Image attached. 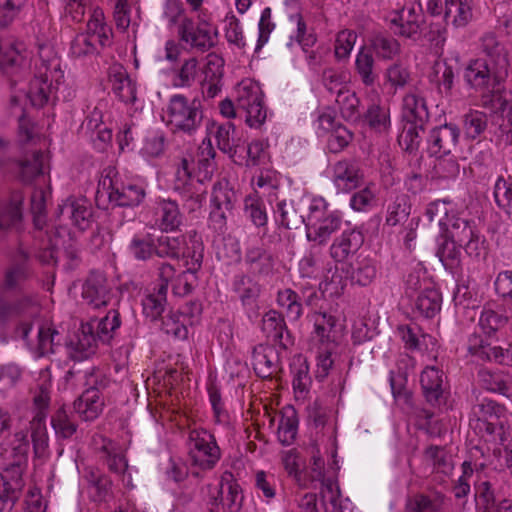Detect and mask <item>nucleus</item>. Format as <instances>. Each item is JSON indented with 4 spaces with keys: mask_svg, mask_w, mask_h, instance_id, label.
<instances>
[{
    "mask_svg": "<svg viewBox=\"0 0 512 512\" xmlns=\"http://www.w3.org/2000/svg\"><path fill=\"white\" fill-rule=\"evenodd\" d=\"M120 325L121 321L118 311L110 310L106 316L97 323L95 335L98 341L109 344Z\"/></svg>",
    "mask_w": 512,
    "mask_h": 512,
    "instance_id": "obj_51",
    "label": "nucleus"
},
{
    "mask_svg": "<svg viewBox=\"0 0 512 512\" xmlns=\"http://www.w3.org/2000/svg\"><path fill=\"white\" fill-rule=\"evenodd\" d=\"M480 385L494 393L509 397L512 395V377L502 371L480 370L478 372Z\"/></svg>",
    "mask_w": 512,
    "mask_h": 512,
    "instance_id": "obj_32",
    "label": "nucleus"
},
{
    "mask_svg": "<svg viewBox=\"0 0 512 512\" xmlns=\"http://www.w3.org/2000/svg\"><path fill=\"white\" fill-rule=\"evenodd\" d=\"M23 194L11 192L9 199L0 203V231H16L21 228Z\"/></svg>",
    "mask_w": 512,
    "mask_h": 512,
    "instance_id": "obj_24",
    "label": "nucleus"
},
{
    "mask_svg": "<svg viewBox=\"0 0 512 512\" xmlns=\"http://www.w3.org/2000/svg\"><path fill=\"white\" fill-rule=\"evenodd\" d=\"M168 282L162 280L152 293L147 294L142 300L143 313L152 321L157 320L164 312L167 302Z\"/></svg>",
    "mask_w": 512,
    "mask_h": 512,
    "instance_id": "obj_33",
    "label": "nucleus"
},
{
    "mask_svg": "<svg viewBox=\"0 0 512 512\" xmlns=\"http://www.w3.org/2000/svg\"><path fill=\"white\" fill-rule=\"evenodd\" d=\"M488 127V115L479 110H470L463 116V131L467 139H477Z\"/></svg>",
    "mask_w": 512,
    "mask_h": 512,
    "instance_id": "obj_43",
    "label": "nucleus"
},
{
    "mask_svg": "<svg viewBox=\"0 0 512 512\" xmlns=\"http://www.w3.org/2000/svg\"><path fill=\"white\" fill-rule=\"evenodd\" d=\"M450 204L449 200L432 201L426 206L424 216L429 222L437 221L443 231L445 225L448 226L447 222L453 213L448 207Z\"/></svg>",
    "mask_w": 512,
    "mask_h": 512,
    "instance_id": "obj_54",
    "label": "nucleus"
},
{
    "mask_svg": "<svg viewBox=\"0 0 512 512\" xmlns=\"http://www.w3.org/2000/svg\"><path fill=\"white\" fill-rule=\"evenodd\" d=\"M188 450L192 464L202 470L212 469L221 456L214 435L206 429H193L189 432Z\"/></svg>",
    "mask_w": 512,
    "mask_h": 512,
    "instance_id": "obj_12",
    "label": "nucleus"
},
{
    "mask_svg": "<svg viewBox=\"0 0 512 512\" xmlns=\"http://www.w3.org/2000/svg\"><path fill=\"white\" fill-rule=\"evenodd\" d=\"M424 126H420L417 123H407L404 125L402 132L398 136V143L408 152L418 150L422 137L420 131H423Z\"/></svg>",
    "mask_w": 512,
    "mask_h": 512,
    "instance_id": "obj_56",
    "label": "nucleus"
},
{
    "mask_svg": "<svg viewBox=\"0 0 512 512\" xmlns=\"http://www.w3.org/2000/svg\"><path fill=\"white\" fill-rule=\"evenodd\" d=\"M201 266L202 258H191V262L185 261L186 269L179 274L173 285L174 295L184 297L193 291L197 282L196 273Z\"/></svg>",
    "mask_w": 512,
    "mask_h": 512,
    "instance_id": "obj_35",
    "label": "nucleus"
},
{
    "mask_svg": "<svg viewBox=\"0 0 512 512\" xmlns=\"http://www.w3.org/2000/svg\"><path fill=\"white\" fill-rule=\"evenodd\" d=\"M219 503L226 512H239L243 504V494L240 485L233 479L231 473H225L219 486Z\"/></svg>",
    "mask_w": 512,
    "mask_h": 512,
    "instance_id": "obj_26",
    "label": "nucleus"
},
{
    "mask_svg": "<svg viewBox=\"0 0 512 512\" xmlns=\"http://www.w3.org/2000/svg\"><path fill=\"white\" fill-rule=\"evenodd\" d=\"M112 297V287L100 271H92L82 286V298L92 308L107 306Z\"/></svg>",
    "mask_w": 512,
    "mask_h": 512,
    "instance_id": "obj_19",
    "label": "nucleus"
},
{
    "mask_svg": "<svg viewBox=\"0 0 512 512\" xmlns=\"http://www.w3.org/2000/svg\"><path fill=\"white\" fill-rule=\"evenodd\" d=\"M97 337L92 322L82 323L80 329L68 344V355L75 361H82L96 352Z\"/></svg>",
    "mask_w": 512,
    "mask_h": 512,
    "instance_id": "obj_21",
    "label": "nucleus"
},
{
    "mask_svg": "<svg viewBox=\"0 0 512 512\" xmlns=\"http://www.w3.org/2000/svg\"><path fill=\"white\" fill-rule=\"evenodd\" d=\"M112 28L106 23L101 8L93 9L87 23L86 32L79 33L72 40L70 53L75 58L93 57L100 53V48L112 44Z\"/></svg>",
    "mask_w": 512,
    "mask_h": 512,
    "instance_id": "obj_3",
    "label": "nucleus"
},
{
    "mask_svg": "<svg viewBox=\"0 0 512 512\" xmlns=\"http://www.w3.org/2000/svg\"><path fill=\"white\" fill-rule=\"evenodd\" d=\"M128 249L133 256H156L155 238L149 233L136 234L132 238Z\"/></svg>",
    "mask_w": 512,
    "mask_h": 512,
    "instance_id": "obj_60",
    "label": "nucleus"
},
{
    "mask_svg": "<svg viewBox=\"0 0 512 512\" xmlns=\"http://www.w3.org/2000/svg\"><path fill=\"white\" fill-rule=\"evenodd\" d=\"M103 407L104 399L95 390H85L73 403L75 413L84 421L95 420Z\"/></svg>",
    "mask_w": 512,
    "mask_h": 512,
    "instance_id": "obj_27",
    "label": "nucleus"
},
{
    "mask_svg": "<svg viewBox=\"0 0 512 512\" xmlns=\"http://www.w3.org/2000/svg\"><path fill=\"white\" fill-rule=\"evenodd\" d=\"M161 329L176 339H186L188 336L187 323L177 312H169L162 318Z\"/></svg>",
    "mask_w": 512,
    "mask_h": 512,
    "instance_id": "obj_59",
    "label": "nucleus"
},
{
    "mask_svg": "<svg viewBox=\"0 0 512 512\" xmlns=\"http://www.w3.org/2000/svg\"><path fill=\"white\" fill-rule=\"evenodd\" d=\"M235 92L240 118H244L249 127L260 128L267 117L260 85L245 79L237 85Z\"/></svg>",
    "mask_w": 512,
    "mask_h": 512,
    "instance_id": "obj_9",
    "label": "nucleus"
},
{
    "mask_svg": "<svg viewBox=\"0 0 512 512\" xmlns=\"http://www.w3.org/2000/svg\"><path fill=\"white\" fill-rule=\"evenodd\" d=\"M442 502L441 495L431 497L425 494H416L407 499L405 512H440Z\"/></svg>",
    "mask_w": 512,
    "mask_h": 512,
    "instance_id": "obj_46",
    "label": "nucleus"
},
{
    "mask_svg": "<svg viewBox=\"0 0 512 512\" xmlns=\"http://www.w3.org/2000/svg\"><path fill=\"white\" fill-rule=\"evenodd\" d=\"M364 236L360 231H344L331 245V256H349L362 247Z\"/></svg>",
    "mask_w": 512,
    "mask_h": 512,
    "instance_id": "obj_36",
    "label": "nucleus"
},
{
    "mask_svg": "<svg viewBox=\"0 0 512 512\" xmlns=\"http://www.w3.org/2000/svg\"><path fill=\"white\" fill-rule=\"evenodd\" d=\"M375 202L376 194L373 187L367 185L351 196L349 206L356 212H367L375 205Z\"/></svg>",
    "mask_w": 512,
    "mask_h": 512,
    "instance_id": "obj_62",
    "label": "nucleus"
},
{
    "mask_svg": "<svg viewBox=\"0 0 512 512\" xmlns=\"http://www.w3.org/2000/svg\"><path fill=\"white\" fill-rule=\"evenodd\" d=\"M51 425L57 437L70 438L77 430V424L64 407L59 408L51 418Z\"/></svg>",
    "mask_w": 512,
    "mask_h": 512,
    "instance_id": "obj_52",
    "label": "nucleus"
},
{
    "mask_svg": "<svg viewBox=\"0 0 512 512\" xmlns=\"http://www.w3.org/2000/svg\"><path fill=\"white\" fill-rule=\"evenodd\" d=\"M43 157L44 154L41 151H35L30 159L18 162L21 181L31 182L43 172Z\"/></svg>",
    "mask_w": 512,
    "mask_h": 512,
    "instance_id": "obj_57",
    "label": "nucleus"
},
{
    "mask_svg": "<svg viewBox=\"0 0 512 512\" xmlns=\"http://www.w3.org/2000/svg\"><path fill=\"white\" fill-rule=\"evenodd\" d=\"M364 118L369 127L377 132H384L390 126L388 110L376 103L369 105Z\"/></svg>",
    "mask_w": 512,
    "mask_h": 512,
    "instance_id": "obj_55",
    "label": "nucleus"
},
{
    "mask_svg": "<svg viewBox=\"0 0 512 512\" xmlns=\"http://www.w3.org/2000/svg\"><path fill=\"white\" fill-rule=\"evenodd\" d=\"M163 119L174 133L193 136L202 125L201 103L195 98L175 94L169 99Z\"/></svg>",
    "mask_w": 512,
    "mask_h": 512,
    "instance_id": "obj_4",
    "label": "nucleus"
},
{
    "mask_svg": "<svg viewBox=\"0 0 512 512\" xmlns=\"http://www.w3.org/2000/svg\"><path fill=\"white\" fill-rule=\"evenodd\" d=\"M493 194L498 207L512 215V182L499 177L495 182Z\"/></svg>",
    "mask_w": 512,
    "mask_h": 512,
    "instance_id": "obj_58",
    "label": "nucleus"
},
{
    "mask_svg": "<svg viewBox=\"0 0 512 512\" xmlns=\"http://www.w3.org/2000/svg\"><path fill=\"white\" fill-rule=\"evenodd\" d=\"M101 451L104 454L102 458L111 472L120 475L126 471L127 460L112 441L104 440Z\"/></svg>",
    "mask_w": 512,
    "mask_h": 512,
    "instance_id": "obj_49",
    "label": "nucleus"
},
{
    "mask_svg": "<svg viewBox=\"0 0 512 512\" xmlns=\"http://www.w3.org/2000/svg\"><path fill=\"white\" fill-rule=\"evenodd\" d=\"M235 134L236 128L231 122L218 125L215 131L217 147L223 153L228 154L230 158H233L236 154Z\"/></svg>",
    "mask_w": 512,
    "mask_h": 512,
    "instance_id": "obj_48",
    "label": "nucleus"
},
{
    "mask_svg": "<svg viewBox=\"0 0 512 512\" xmlns=\"http://www.w3.org/2000/svg\"><path fill=\"white\" fill-rule=\"evenodd\" d=\"M75 91L64 82L61 61L48 45H40L38 58L34 63V76L29 82L26 97L32 106L42 108L57 100L68 101Z\"/></svg>",
    "mask_w": 512,
    "mask_h": 512,
    "instance_id": "obj_1",
    "label": "nucleus"
},
{
    "mask_svg": "<svg viewBox=\"0 0 512 512\" xmlns=\"http://www.w3.org/2000/svg\"><path fill=\"white\" fill-rule=\"evenodd\" d=\"M98 184L97 194L107 196L111 203L122 207L138 206L146 196L145 188L141 184L123 182L118 178L114 168L105 170Z\"/></svg>",
    "mask_w": 512,
    "mask_h": 512,
    "instance_id": "obj_8",
    "label": "nucleus"
},
{
    "mask_svg": "<svg viewBox=\"0 0 512 512\" xmlns=\"http://www.w3.org/2000/svg\"><path fill=\"white\" fill-rule=\"evenodd\" d=\"M411 204L406 194H395L387 207L386 224L396 226L406 221L410 215Z\"/></svg>",
    "mask_w": 512,
    "mask_h": 512,
    "instance_id": "obj_37",
    "label": "nucleus"
},
{
    "mask_svg": "<svg viewBox=\"0 0 512 512\" xmlns=\"http://www.w3.org/2000/svg\"><path fill=\"white\" fill-rule=\"evenodd\" d=\"M75 233L67 230L64 226L57 227L49 236V249L51 253H64L74 256Z\"/></svg>",
    "mask_w": 512,
    "mask_h": 512,
    "instance_id": "obj_39",
    "label": "nucleus"
},
{
    "mask_svg": "<svg viewBox=\"0 0 512 512\" xmlns=\"http://www.w3.org/2000/svg\"><path fill=\"white\" fill-rule=\"evenodd\" d=\"M212 205L213 207L223 209L232 214V210L238 201V195L233 190L228 182H218L214 184L212 191Z\"/></svg>",
    "mask_w": 512,
    "mask_h": 512,
    "instance_id": "obj_42",
    "label": "nucleus"
},
{
    "mask_svg": "<svg viewBox=\"0 0 512 512\" xmlns=\"http://www.w3.org/2000/svg\"><path fill=\"white\" fill-rule=\"evenodd\" d=\"M233 290L247 307L254 306L260 294L258 283L247 276H237L233 282Z\"/></svg>",
    "mask_w": 512,
    "mask_h": 512,
    "instance_id": "obj_41",
    "label": "nucleus"
},
{
    "mask_svg": "<svg viewBox=\"0 0 512 512\" xmlns=\"http://www.w3.org/2000/svg\"><path fill=\"white\" fill-rule=\"evenodd\" d=\"M336 103L339 106L340 113L346 120L356 121L360 117V100L355 92L348 89L339 88L336 96Z\"/></svg>",
    "mask_w": 512,
    "mask_h": 512,
    "instance_id": "obj_44",
    "label": "nucleus"
},
{
    "mask_svg": "<svg viewBox=\"0 0 512 512\" xmlns=\"http://www.w3.org/2000/svg\"><path fill=\"white\" fill-rule=\"evenodd\" d=\"M112 90L114 94L124 103H134L136 101L137 85L128 75L126 70L121 67H115L110 75Z\"/></svg>",
    "mask_w": 512,
    "mask_h": 512,
    "instance_id": "obj_31",
    "label": "nucleus"
},
{
    "mask_svg": "<svg viewBox=\"0 0 512 512\" xmlns=\"http://www.w3.org/2000/svg\"><path fill=\"white\" fill-rule=\"evenodd\" d=\"M275 219L286 229L297 228L301 223L306 224V217L299 215L291 203L280 201L274 210Z\"/></svg>",
    "mask_w": 512,
    "mask_h": 512,
    "instance_id": "obj_50",
    "label": "nucleus"
},
{
    "mask_svg": "<svg viewBox=\"0 0 512 512\" xmlns=\"http://www.w3.org/2000/svg\"><path fill=\"white\" fill-rule=\"evenodd\" d=\"M89 484L90 500L97 503H107L112 498V481L105 474L90 471L86 476Z\"/></svg>",
    "mask_w": 512,
    "mask_h": 512,
    "instance_id": "obj_34",
    "label": "nucleus"
},
{
    "mask_svg": "<svg viewBox=\"0 0 512 512\" xmlns=\"http://www.w3.org/2000/svg\"><path fill=\"white\" fill-rule=\"evenodd\" d=\"M484 60L474 59L469 62L464 70V80L467 85L476 91H494L505 82L506 76H500L499 71L489 67Z\"/></svg>",
    "mask_w": 512,
    "mask_h": 512,
    "instance_id": "obj_14",
    "label": "nucleus"
},
{
    "mask_svg": "<svg viewBox=\"0 0 512 512\" xmlns=\"http://www.w3.org/2000/svg\"><path fill=\"white\" fill-rule=\"evenodd\" d=\"M353 133L342 124H338L327 139V148L331 153L343 151L352 141Z\"/></svg>",
    "mask_w": 512,
    "mask_h": 512,
    "instance_id": "obj_64",
    "label": "nucleus"
},
{
    "mask_svg": "<svg viewBox=\"0 0 512 512\" xmlns=\"http://www.w3.org/2000/svg\"><path fill=\"white\" fill-rule=\"evenodd\" d=\"M178 35L180 40L191 48L206 52L214 47L217 31L213 33L212 25L201 17L198 18V22L184 17L178 27Z\"/></svg>",
    "mask_w": 512,
    "mask_h": 512,
    "instance_id": "obj_13",
    "label": "nucleus"
},
{
    "mask_svg": "<svg viewBox=\"0 0 512 512\" xmlns=\"http://www.w3.org/2000/svg\"><path fill=\"white\" fill-rule=\"evenodd\" d=\"M84 385L86 390H95L98 395H102V391L110 387L112 380L108 375L97 367H92L84 372Z\"/></svg>",
    "mask_w": 512,
    "mask_h": 512,
    "instance_id": "obj_63",
    "label": "nucleus"
},
{
    "mask_svg": "<svg viewBox=\"0 0 512 512\" xmlns=\"http://www.w3.org/2000/svg\"><path fill=\"white\" fill-rule=\"evenodd\" d=\"M66 215H68L73 226L83 232L91 224L92 209L86 199L69 197L58 207V216Z\"/></svg>",
    "mask_w": 512,
    "mask_h": 512,
    "instance_id": "obj_25",
    "label": "nucleus"
},
{
    "mask_svg": "<svg viewBox=\"0 0 512 512\" xmlns=\"http://www.w3.org/2000/svg\"><path fill=\"white\" fill-rule=\"evenodd\" d=\"M198 75V61L191 57L186 59L181 67L175 71L173 85L176 88H189L193 85Z\"/></svg>",
    "mask_w": 512,
    "mask_h": 512,
    "instance_id": "obj_53",
    "label": "nucleus"
},
{
    "mask_svg": "<svg viewBox=\"0 0 512 512\" xmlns=\"http://www.w3.org/2000/svg\"><path fill=\"white\" fill-rule=\"evenodd\" d=\"M402 118L407 123H417L425 126L429 120V112L423 97L408 93L403 98Z\"/></svg>",
    "mask_w": 512,
    "mask_h": 512,
    "instance_id": "obj_29",
    "label": "nucleus"
},
{
    "mask_svg": "<svg viewBox=\"0 0 512 512\" xmlns=\"http://www.w3.org/2000/svg\"><path fill=\"white\" fill-rule=\"evenodd\" d=\"M30 442L33 444V451L36 457L41 458L47 454L49 438L45 415L42 411L36 413L27 427L16 431L13 435L11 445L14 461L9 466L19 465L23 474L27 467Z\"/></svg>",
    "mask_w": 512,
    "mask_h": 512,
    "instance_id": "obj_2",
    "label": "nucleus"
},
{
    "mask_svg": "<svg viewBox=\"0 0 512 512\" xmlns=\"http://www.w3.org/2000/svg\"><path fill=\"white\" fill-rule=\"evenodd\" d=\"M460 129L454 123L433 127L427 136V150L431 155H449L458 145Z\"/></svg>",
    "mask_w": 512,
    "mask_h": 512,
    "instance_id": "obj_18",
    "label": "nucleus"
},
{
    "mask_svg": "<svg viewBox=\"0 0 512 512\" xmlns=\"http://www.w3.org/2000/svg\"><path fill=\"white\" fill-rule=\"evenodd\" d=\"M480 54L479 59L484 60L489 67L499 71L500 76L505 74L508 76L510 66L509 51L506 45L498 39L493 33H486L480 38Z\"/></svg>",
    "mask_w": 512,
    "mask_h": 512,
    "instance_id": "obj_16",
    "label": "nucleus"
},
{
    "mask_svg": "<svg viewBox=\"0 0 512 512\" xmlns=\"http://www.w3.org/2000/svg\"><path fill=\"white\" fill-rule=\"evenodd\" d=\"M183 215L175 200L159 198L154 206V225L162 232H173L180 228Z\"/></svg>",
    "mask_w": 512,
    "mask_h": 512,
    "instance_id": "obj_22",
    "label": "nucleus"
},
{
    "mask_svg": "<svg viewBox=\"0 0 512 512\" xmlns=\"http://www.w3.org/2000/svg\"><path fill=\"white\" fill-rule=\"evenodd\" d=\"M473 17V0H445L444 19L455 28L465 27Z\"/></svg>",
    "mask_w": 512,
    "mask_h": 512,
    "instance_id": "obj_30",
    "label": "nucleus"
},
{
    "mask_svg": "<svg viewBox=\"0 0 512 512\" xmlns=\"http://www.w3.org/2000/svg\"><path fill=\"white\" fill-rule=\"evenodd\" d=\"M40 305L31 297H22L9 302L0 296V326L14 320L15 334L28 342L29 333L35 324H39Z\"/></svg>",
    "mask_w": 512,
    "mask_h": 512,
    "instance_id": "obj_6",
    "label": "nucleus"
},
{
    "mask_svg": "<svg viewBox=\"0 0 512 512\" xmlns=\"http://www.w3.org/2000/svg\"><path fill=\"white\" fill-rule=\"evenodd\" d=\"M376 55L383 59H392L400 52L399 42L387 33H377L370 40Z\"/></svg>",
    "mask_w": 512,
    "mask_h": 512,
    "instance_id": "obj_45",
    "label": "nucleus"
},
{
    "mask_svg": "<svg viewBox=\"0 0 512 512\" xmlns=\"http://www.w3.org/2000/svg\"><path fill=\"white\" fill-rule=\"evenodd\" d=\"M193 161L182 158L177 164L175 171V179L173 182V189L178 194L181 192H187L188 189H192L196 186H201L199 180H195L192 176L193 172Z\"/></svg>",
    "mask_w": 512,
    "mask_h": 512,
    "instance_id": "obj_40",
    "label": "nucleus"
},
{
    "mask_svg": "<svg viewBox=\"0 0 512 512\" xmlns=\"http://www.w3.org/2000/svg\"><path fill=\"white\" fill-rule=\"evenodd\" d=\"M332 181L337 191L350 192L361 185L363 173L357 161L343 159L332 167Z\"/></svg>",
    "mask_w": 512,
    "mask_h": 512,
    "instance_id": "obj_20",
    "label": "nucleus"
},
{
    "mask_svg": "<svg viewBox=\"0 0 512 512\" xmlns=\"http://www.w3.org/2000/svg\"><path fill=\"white\" fill-rule=\"evenodd\" d=\"M279 356L270 346L260 345L253 351V368L261 378H271L278 369Z\"/></svg>",
    "mask_w": 512,
    "mask_h": 512,
    "instance_id": "obj_28",
    "label": "nucleus"
},
{
    "mask_svg": "<svg viewBox=\"0 0 512 512\" xmlns=\"http://www.w3.org/2000/svg\"><path fill=\"white\" fill-rule=\"evenodd\" d=\"M406 295L411 300L413 313L431 319L441 310L442 296L427 278L411 273L406 279Z\"/></svg>",
    "mask_w": 512,
    "mask_h": 512,
    "instance_id": "obj_7",
    "label": "nucleus"
},
{
    "mask_svg": "<svg viewBox=\"0 0 512 512\" xmlns=\"http://www.w3.org/2000/svg\"><path fill=\"white\" fill-rule=\"evenodd\" d=\"M286 329L284 319L280 313L275 310H270L264 314L262 318V331L267 338L273 342L282 344L283 333ZM283 345H285L283 343Z\"/></svg>",
    "mask_w": 512,
    "mask_h": 512,
    "instance_id": "obj_47",
    "label": "nucleus"
},
{
    "mask_svg": "<svg viewBox=\"0 0 512 512\" xmlns=\"http://www.w3.org/2000/svg\"><path fill=\"white\" fill-rule=\"evenodd\" d=\"M390 23L398 28L397 33L406 38L418 40L425 27V16L420 5L403 7L394 11Z\"/></svg>",
    "mask_w": 512,
    "mask_h": 512,
    "instance_id": "obj_17",
    "label": "nucleus"
},
{
    "mask_svg": "<svg viewBox=\"0 0 512 512\" xmlns=\"http://www.w3.org/2000/svg\"><path fill=\"white\" fill-rule=\"evenodd\" d=\"M355 67L362 83L367 86H373L378 79V72L375 67V60L369 50L362 48L355 60Z\"/></svg>",
    "mask_w": 512,
    "mask_h": 512,
    "instance_id": "obj_38",
    "label": "nucleus"
},
{
    "mask_svg": "<svg viewBox=\"0 0 512 512\" xmlns=\"http://www.w3.org/2000/svg\"><path fill=\"white\" fill-rule=\"evenodd\" d=\"M501 407L494 401L483 399L472 407L471 424L488 419H498Z\"/></svg>",
    "mask_w": 512,
    "mask_h": 512,
    "instance_id": "obj_61",
    "label": "nucleus"
},
{
    "mask_svg": "<svg viewBox=\"0 0 512 512\" xmlns=\"http://www.w3.org/2000/svg\"><path fill=\"white\" fill-rule=\"evenodd\" d=\"M341 224L342 213L339 210H330L323 197H314L310 201L306 216V236L309 241L317 245L326 244Z\"/></svg>",
    "mask_w": 512,
    "mask_h": 512,
    "instance_id": "obj_5",
    "label": "nucleus"
},
{
    "mask_svg": "<svg viewBox=\"0 0 512 512\" xmlns=\"http://www.w3.org/2000/svg\"><path fill=\"white\" fill-rule=\"evenodd\" d=\"M443 231L449 233L457 240L459 247H464L468 256H480L485 254L480 246L479 230L474 218H470L463 212H453Z\"/></svg>",
    "mask_w": 512,
    "mask_h": 512,
    "instance_id": "obj_11",
    "label": "nucleus"
},
{
    "mask_svg": "<svg viewBox=\"0 0 512 512\" xmlns=\"http://www.w3.org/2000/svg\"><path fill=\"white\" fill-rule=\"evenodd\" d=\"M21 467L7 466L0 473V512H11L24 487Z\"/></svg>",
    "mask_w": 512,
    "mask_h": 512,
    "instance_id": "obj_15",
    "label": "nucleus"
},
{
    "mask_svg": "<svg viewBox=\"0 0 512 512\" xmlns=\"http://www.w3.org/2000/svg\"><path fill=\"white\" fill-rule=\"evenodd\" d=\"M420 385L425 400L434 407L444 402V374L436 367H426L420 375Z\"/></svg>",
    "mask_w": 512,
    "mask_h": 512,
    "instance_id": "obj_23",
    "label": "nucleus"
},
{
    "mask_svg": "<svg viewBox=\"0 0 512 512\" xmlns=\"http://www.w3.org/2000/svg\"><path fill=\"white\" fill-rule=\"evenodd\" d=\"M474 499L478 512H512V501L501 493V484L494 477L477 472Z\"/></svg>",
    "mask_w": 512,
    "mask_h": 512,
    "instance_id": "obj_10",
    "label": "nucleus"
}]
</instances>
